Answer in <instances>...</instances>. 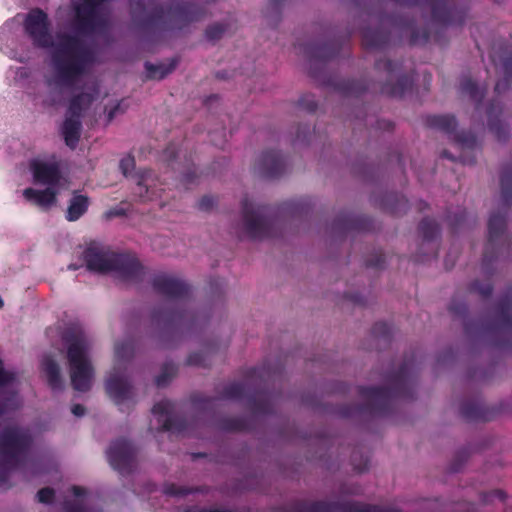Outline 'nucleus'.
Here are the masks:
<instances>
[{
  "mask_svg": "<svg viewBox=\"0 0 512 512\" xmlns=\"http://www.w3.org/2000/svg\"><path fill=\"white\" fill-rule=\"evenodd\" d=\"M24 30L35 47L51 49V63L60 86L72 87L96 62L95 52L77 35L59 32L55 41L42 9L35 8L27 14Z\"/></svg>",
  "mask_w": 512,
  "mask_h": 512,
  "instance_id": "1",
  "label": "nucleus"
},
{
  "mask_svg": "<svg viewBox=\"0 0 512 512\" xmlns=\"http://www.w3.org/2000/svg\"><path fill=\"white\" fill-rule=\"evenodd\" d=\"M416 356L405 358L398 370L386 376L388 386H359L363 404H345L338 408L342 418L357 416L382 417L389 415L397 400H413L415 396Z\"/></svg>",
  "mask_w": 512,
  "mask_h": 512,
  "instance_id": "2",
  "label": "nucleus"
},
{
  "mask_svg": "<svg viewBox=\"0 0 512 512\" xmlns=\"http://www.w3.org/2000/svg\"><path fill=\"white\" fill-rule=\"evenodd\" d=\"M129 7L135 25L152 36L183 30L206 15L205 7L190 1H178L167 11L159 0H129Z\"/></svg>",
  "mask_w": 512,
  "mask_h": 512,
  "instance_id": "3",
  "label": "nucleus"
},
{
  "mask_svg": "<svg viewBox=\"0 0 512 512\" xmlns=\"http://www.w3.org/2000/svg\"><path fill=\"white\" fill-rule=\"evenodd\" d=\"M500 203L504 211L493 212L488 219V238L482 258V271L487 276L493 275L494 262L509 256L511 251L506 215L512 205V164L504 165L501 171Z\"/></svg>",
  "mask_w": 512,
  "mask_h": 512,
  "instance_id": "4",
  "label": "nucleus"
},
{
  "mask_svg": "<svg viewBox=\"0 0 512 512\" xmlns=\"http://www.w3.org/2000/svg\"><path fill=\"white\" fill-rule=\"evenodd\" d=\"M83 260L89 271L114 272L124 281L139 282L144 276V267L134 255L116 253L100 245H89L83 252Z\"/></svg>",
  "mask_w": 512,
  "mask_h": 512,
  "instance_id": "5",
  "label": "nucleus"
},
{
  "mask_svg": "<svg viewBox=\"0 0 512 512\" xmlns=\"http://www.w3.org/2000/svg\"><path fill=\"white\" fill-rule=\"evenodd\" d=\"M392 32L397 33L400 38L408 37L411 45H422L430 39L429 29L418 28L413 19L390 15L381 17L379 28L365 27L362 29V45L370 50L385 49L391 42Z\"/></svg>",
  "mask_w": 512,
  "mask_h": 512,
  "instance_id": "6",
  "label": "nucleus"
},
{
  "mask_svg": "<svg viewBox=\"0 0 512 512\" xmlns=\"http://www.w3.org/2000/svg\"><path fill=\"white\" fill-rule=\"evenodd\" d=\"M464 330L469 337L488 338L497 348L512 345V288L501 297L496 315L491 320L464 319Z\"/></svg>",
  "mask_w": 512,
  "mask_h": 512,
  "instance_id": "7",
  "label": "nucleus"
},
{
  "mask_svg": "<svg viewBox=\"0 0 512 512\" xmlns=\"http://www.w3.org/2000/svg\"><path fill=\"white\" fill-rule=\"evenodd\" d=\"M32 445L33 437L28 429L8 426L0 432V487H10L11 472L26 464Z\"/></svg>",
  "mask_w": 512,
  "mask_h": 512,
  "instance_id": "8",
  "label": "nucleus"
},
{
  "mask_svg": "<svg viewBox=\"0 0 512 512\" xmlns=\"http://www.w3.org/2000/svg\"><path fill=\"white\" fill-rule=\"evenodd\" d=\"M217 397L204 395H193V404L200 409L206 410L214 407L218 400H240L247 395V406L255 415H269L274 412L275 396L263 389L255 390L253 393H247L246 384L242 382H232L227 384Z\"/></svg>",
  "mask_w": 512,
  "mask_h": 512,
  "instance_id": "9",
  "label": "nucleus"
},
{
  "mask_svg": "<svg viewBox=\"0 0 512 512\" xmlns=\"http://www.w3.org/2000/svg\"><path fill=\"white\" fill-rule=\"evenodd\" d=\"M68 345L67 359L70 368L71 385L73 389L86 392L90 390L94 370L87 357L88 342L82 332L68 330L63 335Z\"/></svg>",
  "mask_w": 512,
  "mask_h": 512,
  "instance_id": "10",
  "label": "nucleus"
},
{
  "mask_svg": "<svg viewBox=\"0 0 512 512\" xmlns=\"http://www.w3.org/2000/svg\"><path fill=\"white\" fill-rule=\"evenodd\" d=\"M426 125L446 133L456 143L461 151L458 160L462 164L474 165L476 163V151L480 148V143L471 131L456 132L455 116L450 114L430 115L426 118Z\"/></svg>",
  "mask_w": 512,
  "mask_h": 512,
  "instance_id": "11",
  "label": "nucleus"
},
{
  "mask_svg": "<svg viewBox=\"0 0 512 512\" xmlns=\"http://www.w3.org/2000/svg\"><path fill=\"white\" fill-rule=\"evenodd\" d=\"M241 208L244 229L249 238L261 240L275 236V220L272 217V206L254 204L245 197L242 200Z\"/></svg>",
  "mask_w": 512,
  "mask_h": 512,
  "instance_id": "12",
  "label": "nucleus"
},
{
  "mask_svg": "<svg viewBox=\"0 0 512 512\" xmlns=\"http://www.w3.org/2000/svg\"><path fill=\"white\" fill-rule=\"evenodd\" d=\"M272 512H399L357 501L296 500Z\"/></svg>",
  "mask_w": 512,
  "mask_h": 512,
  "instance_id": "13",
  "label": "nucleus"
},
{
  "mask_svg": "<svg viewBox=\"0 0 512 512\" xmlns=\"http://www.w3.org/2000/svg\"><path fill=\"white\" fill-rule=\"evenodd\" d=\"M375 71L385 77L378 83V91L391 98H402L413 87V73H402V63L390 59H379L374 65Z\"/></svg>",
  "mask_w": 512,
  "mask_h": 512,
  "instance_id": "14",
  "label": "nucleus"
},
{
  "mask_svg": "<svg viewBox=\"0 0 512 512\" xmlns=\"http://www.w3.org/2000/svg\"><path fill=\"white\" fill-rule=\"evenodd\" d=\"M106 0H82L74 3L75 15L72 26L79 35H92L105 24L99 13L100 6Z\"/></svg>",
  "mask_w": 512,
  "mask_h": 512,
  "instance_id": "15",
  "label": "nucleus"
},
{
  "mask_svg": "<svg viewBox=\"0 0 512 512\" xmlns=\"http://www.w3.org/2000/svg\"><path fill=\"white\" fill-rule=\"evenodd\" d=\"M346 42H348V37L345 39L335 38L324 43L312 42L305 44L303 51L310 62V76L315 80H319L321 76L317 67L322 66L328 61L336 58Z\"/></svg>",
  "mask_w": 512,
  "mask_h": 512,
  "instance_id": "16",
  "label": "nucleus"
},
{
  "mask_svg": "<svg viewBox=\"0 0 512 512\" xmlns=\"http://www.w3.org/2000/svg\"><path fill=\"white\" fill-rule=\"evenodd\" d=\"M153 325L167 331H174L181 328L192 329L198 323L196 314L186 310H167L155 308L151 315Z\"/></svg>",
  "mask_w": 512,
  "mask_h": 512,
  "instance_id": "17",
  "label": "nucleus"
},
{
  "mask_svg": "<svg viewBox=\"0 0 512 512\" xmlns=\"http://www.w3.org/2000/svg\"><path fill=\"white\" fill-rule=\"evenodd\" d=\"M107 458L114 470L121 475H128L136 465V449L129 440L119 438L110 444Z\"/></svg>",
  "mask_w": 512,
  "mask_h": 512,
  "instance_id": "18",
  "label": "nucleus"
},
{
  "mask_svg": "<svg viewBox=\"0 0 512 512\" xmlns=\"http://www.w3.org/2000/svg\"><path fill=\"white\" fill-rule=\"evenodd\" d=\"M153 290L167 299L187 300L191 296V286L180 278L159 273L151 280Z\"/></svg>",
  "mask_w": 512,
  "mask_h": 512,
  "instance_id": "19",
  "label": "nucleus"
},
{
  "mask_svg": "<svg viewBox=\"0 0 512 512\" xmlns=\"http://www.w3.org/2000/svg\"><path fill=\"white\" fill-rule=\"evenodd\" d=\"M105 390L117 406L133 400L134 397V388L131 381L116 366L113 367L105 381Z\"/></svg>",
  "mask_w": 512,
  "mask_h": 512,
  "instance_id": "20",
  "label": "nucleus"
},
{
  "mask_svg": "<svg viewBox=\"0 0 512 512\" xmlns=\"http://www.w3.org/2000/svg\"><path fill=\"white\" fill-rule=\"evenodd\" d=\"M152 413L159 416H167L161 425V431H170L181 435L190 434L188 421L181 416L173 415L174 403L170 400H161L154 404Z\"/></svg>",
  "mask_w": 512,
  "mask_h": 512,
  "instance_id": "21",
  "label": "nucleus"
},
{
  "mask_svg": "<svg viewBox=\"0 0 512 512\" xmlns=\"http://www.w3.org/2000/svg\"><path fill=\"white\" fill-rule=\"evenodd\" d=\"M180 153L181 151L176 148L175 144L171 143L163 151V157L174 171H179V181L183 188L189 189L192 185L197 183L198 174L196 173V167L192 162L191 156L189 158H185V166L182 170H180L179 167H176V165H180L178 163Z\"/></svg>",
  "mask_w": 512,
  "mask_h": 512,
  "instance_id": "22",
  "label": "nucleus"
},
{
  "mask_svg": "<svg viewBox=\"0 0 512 512\" xmlns=\"http://www.w3.org/2000/svg\"><path fill=\"white\" fill-rule=\"evenodd\" d=\"M287 169V160L275 150H266L259 157L255 170L265 179H276L282 176Z\"/></svg>",
  "mask_w": 512,
  "mask_h": 512,
  "instance_id": "23",
  "label": "nucleus"
},
{
  "mask_svg": "<svg viewBox=\"0 0 512 512\" xmlns=\"http://www.w3.org/2000/svg\"><path fill=\"white\" fill-rule=\"evenodd\" d=\"M323 84L332 87L343 96L359 97L370 89L376 91V83H367L364 80L341 79L336 80L329 77L323 80Z\"/></svg>",
  "mask_w": 512,
  "mask_h": 512,
  "instance_id": "24",
  "label": "nucleus"
},
{
  "mask_svg": "<svg viewBox=\"0 0 512 512\" xmlns=\"http://www.w3.org/2000/svg\"><path fill=\"white\" fill-rule=\"evenodd\" d=\"M498 411L495 408L484 405L479 400L463 401L460 407V414L466 421H491Z\"/></svg>",
  "mask_w": 512,
  "mask_h": 512,
  "instance_id": "25",
  "label": "nucleus"
},
{
  "mask_svg": "<svg viewBox=\"0 0 512 512\" xmlns=\"http://www.w3.org/2000/svg\"><path fill=\"white\" fill-rule=\"evenodd\" d=\"M136 186L133 190V196L139 202L153 200L157 196L156 189L153 187L154 174L150 169L139 171L136 175Z\"/></svg>",
  "mask_w": 512,
  "mask_h": 512,
  "instance_id": "26",
  "label": "nucleus"
},
{
  "mask_svg": "<svg viewBox=\"0 0 512 512\" xmlns=\"http://www.w3.org/2000/svg\"><path fill=\"white\" fill-rule=\"evenodd\" d=\"M502 110L503 107L498 100H492L487 108L488 128L500 142L506 141L509 137L508 126L499 119Z\"/></svg>",
  "mask_w": 512,
  "mask_h": 512,
  "instance_id": "27",
  "label": "nucleus"
},
{
  "mask_svg": "<svg viewBox=\"0 0 512 512\" xmlns=\"http://www.w3.org/2000/svg\"><path fill=\"white\" fill-rule=\"evenodd\" d=\"M371 227V219L366 216H355L345 212L340 214L333 222V229L340 232H349L353 230L365 231Z\"/></svg>",
  "mask_w": 512,
  "mask_h": 512,
  "instance_id": "28",
  "label": "nucleus"
},
{
  "mask_svg": "<svg viewBox=\"0 0 512 512\" xmlns=\"http://www.w3.org/2000/svg\"><path fill=\"white\" fill-rule=\"evenodd\" d=\"M34 180L41 184L55 185L61 178L56 163L34 162L31 166Z\"/></svg>",
  "mask_w": 512,
  "mask_h": 512,
  "instance_id": "29",
  "label": "nucleus"
},
{
  "mask_svg": "<svg viewBox=\"0 0 512 512\" xmlns=\"http://www.w3.org/2000/svg\"><path fill=\"white\" fill-rule=\"evenodd\" d=\"M82 123L80 118L66 116L62 125V135L65 144L75 149L81 137Z\"/></svg>",
  "mask_w": 512,
  "mask_h": 512,
  "instance_id": "30",
  "label": "nucleus"
},
{
  "mask_svg": "<svg viewBox=\"0 0 512 512\" xmlns=\"http://www.w3.org/2000/svg\"><path fill=\"white\" fill-rule=\"evenodd\" d=\"M381 208L395 216L406 213L408 209V200L398 193H385L380 201Z\"/></svg>",
  "mask_w": 512,
  "mask_h": 512,
  "instance_id": "31",
  "label": "nucleus"
},
{
  "mask_svg": "<svg viewBox=\"0 0 512 512\" xmlns=\"http://www.w3.org/2000/svg\"><path fill=\"white\" fill-rule=\"evenodd\" d=\"M42 370L46 375L47 383L53 391H61L63 389V380L60 374L58 363L51 357L45 356L42 360Z\"/></svg>",
  "mask_w": 512,
  "mask_h": 512,
  "instance_id": "32",
  "label": "nucleus"
},
{
  "mask_svg": "<svg viewBox=\"0 0 512 512\" xmlns=\"http://www.w3.org/2000/svg\"><path fill=\"white\" fill-rule=\"evenodd\" d=\"M89 205L90 200L88 196L74 192L69 201L65 218L69 222L79 220L87 212Z\"/></svg>",
  "mask_w": 512,
  "mask_h": 512,
  "instance_id": "33",
  "label": "nucleus"
},
{
  "mask_svg": "<svg viewBox=\"0 0 512 512\" xmlns=\"http://www.w3.org/2000/svg\"><path fill=\"white\" fill-rule=\"evenodd\" d=\"M23 196L27 201L42 208H48L56 202V192L51 188H46L45 190L26 188L23 191Z\"/></svg>",
  "mask_w": 512,
  "mask_h": 512,
  "instance_id": "34",
  "label": "nucleus"
},
{
  "mask_svg": "<svg viewBox=\"0 0 512 512\" xmlns=\"http://www.w3.org/2000/svg\"><path fill=\"white\" fill-rule=\"evenodd\" d=\"M94 100L93 93L81 92L74 95L69 101L67 116L81 119L83 112L90 107Z\"/></svg>",
  "mask_w": 512,
  "mask_h": 512,
  "instance_id": "35",
  "label": "nucleus"
},
{
  "mask_svg": "<svg viewBox=\"0 0 512 512\" xmlns=\"http://www.w3.org/2000/svg\"><path fill=\"white\" fill-rule=\"evenodd\" d=\"M178 64L177 58H171L167 63H145L146 78L149 80H162L172 73Z\"/></svg>",
  "mask_w": 512,
  "mask_h": 512,
  "instance_id": "36",
  "label": "nucleus"
},
{
  "mask_svg": "<svg viewBox=\"0 0 512 512\" xmlns=\"http://www.w3.org/2000/svg\"><path fill=\"white\" fill-rule=\"evenodd\" d=\"M460 92L468 96L476 104V109H479L482 100L484 99L486 90L481 89L476 82L469 77H464L460 82Z\"/></svg>",
  "mask_w": 512,
  "mask_h": 512,
  "instance_id": "37",
  "label": "nucleus"
},
{
  "mask_svg": "<svg viewBox=\"0 0 512 512\" xmlns=\"http://www.w3.org/2000/svg\"><path fill=\"white\" fill-rule=\"evenodd\" d=\"M135 354V343L132 340H125L115 345V365L118 370L133 358Z\"/></svg>",
  "mask_w": 512,
  "mask_h": 512,
  "instance_id": "38",
  "label": "nucleus"
},
{
  "mask_svg": "<svg viewBox=\"0 0 512 512\" xmlns=\"http://www.w3.org/2000/svg\"><path fill=\"white\" fill-rule=\"evenodd\" d=\"M250 421L246 417H224L217 422V428L226 432L250 430Z\"/></svg>",
  "mask_w": 512,
  "mask_h": 512,
  "instance_id": "39",
  "label": "nucleus"
},
{
  "mask_svg": "<svg viewBox=\"0 0 512 512\" xmlns=\"http://www.w3.org/2000/svg\"><path fill=\"white\" fill-rule=\"evenodd\" d=\"M279 210L289 213L293 217L307 215L310 211V199L302 198L284 202Z\"/></svg>",
  "mask_w": 512,
  "mask_h": 512,
  "instance_id": "40",
  "label": "nucleus"
},
{
  "mask_svg": "<svg viewBox=\"0 0 512 512\" xmlns=\"http://www.w3.org/2000/svg\"><path fill=\"white\" fill-rule=\"evenodd\" d=\"M418 230L423 238V245L430 244L439 236L440 226L434 219L423 218L419 223Z\"/></svg>",
  "mask_w": 512,
  "mask_h": 512,
  "instance_id": "41",
  "label": "nucleus"
},
{
  "mask_svg": "<svg viewBox=\"0 0 512 512\" xmlns=\"http://www.w3.org/2000/svg\"><path fill=\"white\" fill-rule=\"evenodd\" d=\"M372 336L380 345L383 342L384 345H388L392 339V328L386 322H376L372 327Z\"/></svg>",
  "mask_w": 512,
  "mask_h": 512,
  "instance_id": "42",
  "label": "nucleus"
},
{
  "mask_svg": "<svg viewBox=\"0 0 512 512\" xmlns=\"http://www.w3.org/2000/svg\"><path fill=\"white\" fill-rule=\"evenodd\" d=\"M177 366L173 362H165L160 374L155 378L157 387H164L176 376Z\"/></svg>",
  "mask_w": 512,
  "mask_h": 512,
  "instance_id": "43",
  "label": "nucleus"
},
{
  "mask_svg": "<svg viewBox=\"0 0 512 512\" xmlns=\"http://www.w3.org/2000/svg\"><path fill=\"white\" fill-rule=\"evenodd\" d=\"M470 293L478 294L483 299H488L493 292V284L490 279L487 281L474 280L468 286Z\"/></svg>",
  "mask_w": 512,
  "mask_h": 512,
  "instance_id": "44",
  "label": "nucleus"
},
{
  "mask_svg": "<svg viewBox=\"0 0 512 512\" xmlns=\"http://www.w3.org/2000/svg\"><path fill=\"white\" fill-rule=\"evenodd\" d=\"M503 69L505 76L495 85V92L497 95H500L502 91H505L509 88L510 78L512 77V58L505 59L503 62Z\"/></svg>",
  "mask_w": 512,
  "mask_h": 512,
  "instance_id": "45",
  "label": "nucleus"
},
{
  "mask_svg": "<svg viewBox=\"0 0 512 512\" xmlns=\"http://www.w3.org/2000/svg\"><path fill=\"white\" fill-rule=\"evenodd\" d=\"M468 218V213L465 209H459L456 213L448 214L447 220L448 224L453 233H456L460 230L466 223Z\"/></svg>",
  "mask_w": 512,
  "mask_h": 512,
  "instance_id": "46",
  "label": "nucleus"
},
{
  "mask_svg": "<svg viewBox=\"0 0 512 512\" xmlns=\"http://www.w3.org/2000/svg\"><path fill=\"white\" fill-rule=\"evenodd\" d=\"M210 363V354L207 351L193 352L187 358V364L191 366L208 367Z\"/></svg>",
  "mask_w": 512,
  "mask_h": 512,
  "instance_id": "47",
  "label": "nucleus"
},
{
  "mask_svg": "<svg viewBox=\"0 0 512 512\" xmlns=\"http://www.w3.org/2000/svg\"><path fill=\"white\" fill-rule=\"evenodd\" d=\"M197 490H194L192 488H187L184 486H179L174 483H169L164 486V493L168 496L173 497H183L187 496L193 492H196Z\"/></svg>",
  "mask_w": 512,
  "mask_h": 512,
  "instance_id": "48",
  "label": "nucleus"
},
{
  "mask_svg": "<svg viewBox=\"0 0 512 512\" xmlns=\"http://www.w3.org/2000/svg\"><path fill=\"white\" fill-rule=\"evenodd\" d=\"M226 31L225 25L221 23H214L209 25L205 30V36L207 40L215 42L222 38Z\"/></svg>",
  "mask_w": 512,
  "mask_h": 512,
  "instance_id": "49",
  "label": "nucleus"
},
{
  "mask_svg": "<svg viewBox=\"0 0 512 512\" xmlns=\"http://www.w3.org/2000/svg\"><path fill=\"white\" fill-rule=\"evenodd\" d=\"M298 107L309 112L314 113L317 110L318 104L315 96L312 94H304L298 100Z\"/></svg>",
  "mask_w": 512,
  "mask_h": 512,
  "instance_id": "50",
  "label": "nucleus"
},
{
  "mask_svg": "<svg viewBox=\"0 0 512 512\" xmlns=\"http://www.w3.org/2000/svg\"><path fill=\"white\" fill-rule=\"evenodd\" d=\"M385 260V254L378 250L366 259L365 264L370 268L381 269L384 266Z\"/></svg>",
  "mask_w": 512,
  "mask_h": 512,
  "instance_id": "51",
  "label": "nucleus"
},
{
  "mask_svg": "<svg viewBox=\"0 0 512 512\" xmlns=\"http://www.w3.org/2000/svg\"><path fill=\"white\" fill-rule=\"evenodd\" d=\"M449 311L456 317H464L468 311V306L465 302L458 301L454 297L450 302Z\"/></svg>",
  "mask_w": 512,
  "mask_h": 512,
  "instance_id": "52",
  "label": "nucleus"
},
{
  "mask_svg": "<svg viewBox=\"0 0 512 512\" xmlns=\"http://www.w3.org/2000/svg\"><path fill=\"white\" fill-rule=\"evenodd\" d=\"M312 137L310 126L307 124L299 125L297 128L296 137L293 140L294 144L296 143H306L310 142Z\"/></svg>",
  "mask_w": 512,
  "mask_h": 512,
  "instance_id": "53",
  "label": "nucleus"
},
{
  "mask_svg": "<svg viewBox=\"0 0 512 512\" xmlns=\"http://www.w3.org/2000/svg\"><path fill=\"white\" fill-rule=\"evenodd\" d=\"M468 456L469 452L467 449L458 451L455 455L454 461L451 463L450 471L458 472L461 469L463 463L467 460Z\"/></svg>",
  "mask_w": 512,
  "mask_h": 512,
  "instance_id": "54",
  "label": "nucleus"
},
{
  "mask_svg": "<svg viewBox=\"0 0 512 512\" xmlns=\"http://www.w3.org/2000/svg\"><path fill=\"white\" fill-rule=\"evenodd\" d=\"M54 497H55V492L50 487L41 488L37 492V499H38V501L40 503H43V504H50V503H52L53 500H54Z\"/></svg>",
  "mask_w": 512,
  "mask_h": 512,
  "instance_id": "55",
  "label": "nucleus"
},
{
  "mask_svg": "<svg viewBox=\"0 0 512 512\" xmlns=\"http://www.w3.org/2000/svg\"><path fill=\"white\" fill-rule=\"evenodd\" d=\"M119 168L124 176H129L130 173L135 168V159L134 157L128 155L120 160Z\"/></svg>",
  "mask_w": 512,
  "mask_h": 512,
  "instance_id": "56",
  "label": "nucleus"
},
{
  "mask_svg": "<svg viewBox=\"0 0 512 512\" xmlns=\"http://www.w3.org/2000/svg\"><path fill=\"white\" fill-rule=\"evenodd\" d=\"M124 105V100L117 102L113 107L107 110V121L110 123L118 114L126 111L127 106Z\"/></svg>",
  "mask_w": 512,
  "mask_h": 512,
  "instance_id": "57",
  "label": "nucleus"
},
{
  "mask_svg": "<svg viewBox=\"0 0 512 512\" xmlns=\"http://www.w3.org/2000/svg\"><path fill=\"white\" fill-rule=\"evenodd\" d=\"M493 498H498L500 501H504L506 498V494L499 489H495L482 494V501L484 503H489Z\"/></svg>",
  "mask_w": 512,
  "mask_h": 512,
  "instance_id": "58",
  "label": "nucleus"
},
{
  "mask_svg": "<svg viewBox=\"0 0 512 512\" xmlns=\"http://www.w3.org/2000/svg\"><path fill=\"white\" fill-rule=\"evenodd\" d=\"M215 205V199L212 196L205 195L198 202V208L202 211H209Z\"/></svg>",
  "mask_w": 512,
  "mask_h": 512,
  "instance_id": "59",
  "label": "nucleus"
},
{
  "mask_svg": "<svg viewBox=\"0 0 512 512\" xmlns=\"http://www.w3.org/2000/svg\"><path fill=\"white\" fill-rule=\"evenodd\" d=\"M14 379V375L4 369L3 362L0 360V386L9 384Z\"/></svg>",
  "mask_w": 512,
  "mask_h": 512,
  "instance_id": "60",
  "label": "nucleus"
},
{
  "mask_svg": "<svg viewBox=\"0 0 512 512\" xmlns=\"http://www.w3.org/2000/svg\"><path fill=\"white\" fill-rule=\"evenodd\" d=\"M345 298L356 305H360V306L366 305L365 298L359 293H346Z\"/></svg>",
  "mask_w": 512,
  "mask_h": 512,
  "instance_id": "61",
  "label": "nucleus"
},
{
  "mask_svg": "<svg viewBox=\"0 0 512 512\" xmlns=\"http://www.w3.org/2000/svg\"><path fill=\"white\" fill-rule=\"evenodd\" d=\"M355 460H356V458H355V454H354L352 456V463H353L354 469L358 473H362L368 469V459L367 458L362 459L361 463H359V464H356Z\"/></svg>",
  "mask_w": 512,
  "mask_h": 512,
  "instance_id": "62",
  "label": "nucleus"
},
{
  "mask_svg": "<svg viewBox=\"0 0 512 512\" xmlns=\"http://www.w3.org/2000/svg\"><path fill=\"white\" fill-rule=\"evenodd\" d=\"M246 377H247L248 379L261 378V377H262V374H261V370H260V368H258V367H252V368H250V369L247 371Z\"/></svg>",
  "mask_w": 512,
  "mask_h": 512,
  "instance_id": "63",
  "label": "nucleus"
},
{
  "mask_svg": "<svg viewBox=\"0 0 512 512\" xmlns=\"http://www.w3.org/2000/svg\"><path fill=\"white\" fill-rule=\"evenodd\" d=\"M196 512H235L231 509L227 508H219V507H210V508H201Z\"/></svg>",
  "mask_w": 512,
  "mask_h": 512,
  "instance_id": "64",
  "label": "nucleus"
}]
</instances>
